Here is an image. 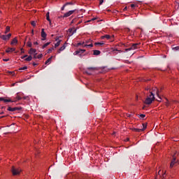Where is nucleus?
<instances>
[{
	"mask_svg": "<svg viewBox=\"0 0 179 179\" xmlns=\"http://www.w3.org/2000/svg\"><path fill=\"white\" fill-rule=\"evenodd\" d=\"M177 164H178V159H177L176 155H173L172 156V159L171 161L169 167H170V169H173V167H174V166H177Z\"/></svg>",
	"mask_w": 179,
	"mask_h": 179,
	"instance_id": "f257e3e1",
	"label": "nucleus"
},
{
	"mask_svg": "<svg viewBox=\"0 0 179 179\" xmlns=\"http://www.w3.org/2000/svg\"><path fill=\"white\" fill-rule=\"evenodd\" d=\"M153 100H155V94L151 92L150 95L146 98L145 103V104H152Z\"/></svg>",
	"mask_w": 179,
	"mask_h": 179,
	"instance_id": "f03ea898",
	"label": "nucleus"
},
{
	"mask_svg": "<svg viewBox=\"0 0 179 179\" xmlns=\"http://www.w3.org/2000/svg\"><path fill=\"white\" fill-rule=\"evenodd\" d=\"M20 171H22L19 169L15 168V166H12L11 168V173H13V176H19L20 174Z\"/></svg>",
	"mask_w": 179,
	"mask_h": 179,
	"instance_id": "7ed1b4c3",
	"label": "nucleus"
},
{
	"mask_svg": "<svg viewBox=\"0 0 179 179\" xmlns=\"http://www.w3.org/2000/svg\"><path fill=\"white\" fill-rule=\"evenodd\" d=\"M139 48V43H134L132 44L130 48L125 50V51H131V50H137Z\"/></svg>",
	"mask_w": 179,
	"mask_h": 179,
	"instance_id": "20e7f679",
	"label": "nucleus"
},
{
	"mask_svg": "<svg viewBox=\"0 0 179 179\" xmlns=\"http://www.w3.org/2000/svg\"><path fill=\"white\" fill-rule=\"evenodd\" d=\"M89 71H97L96 67H88L87 68V71H85V73L87 75H92V73L89 72Z\"/></svg>",
	"mask_w": 179,
	"mask_h": 179,
	"instance_id": "39448f33",
	"label": "nucleus"
},
{
	"mask_svg": "<svg viewBox=\"0 0 179 179\" xmlns=\"http://www.w3.org/2000/svg\"><path fill=\"white\" fill-rule=\"evenodd\" d=\"M17 110H22V108H19V107H15V108H12L10 106L8 107V111H11V112H15V111H17Z\"/></svg>",
	"mask_w": 179,
	"mask_h": 179,
	"instance_id": "423d86ee",
	"label": "nucleus"
},
{
	"mask_svg": "<svg viewBox=\"0 0 179 179\" xmlns=\"http://www.w3.org/2000/svg\"><path fill=\"white\" fill-rule=\"evenodd\" d=\"M76 10H70L67 13H66L64 15L63 17H69L71 15H73V13H75Z\"/></svg>",
	"mask_w": 179,
	"mask_h": 179,
	"instance_id": "0eeeda50",
	"label": "nucleus"
},
{
	"mask_svg": "<svg viewBox=\"0 0 179 179\" xmlns=\"http://www.w3.org/2000/svg\"><path fill=\"white\" fill-rule=\"evenodd\" d=\"M41 36L42 37V41H44L45 40V38H47V34L45 33V31H44V29H41Z\"/></svg>",
	"mask_w": 179,
	"mask_h": 179,
	"instance_id": "6e6552de",
	"label": "nucleus"
},
{
	"mask_svg": "<svg viewBox=\"0 0 179 179\" xmlns=\"http://www.w3.org/2000/svg\"><path fill=\"white\" fill-rule=\"evenodd\" d=\"M86 51V50L85 49H80L79 50H76L74 52V55H78L79 54H83V52H85Z\"/></svg>",
	"mask_w": 179,
	"mask_h": 179,
	"instance_id": "1a4fd4ad",
	"label": "nucleus"
},
{
	"mask_svg": "<svg viewBox=\"0 0 179 179\" xmlns=\"http://www.w3.org/2000/svg\"><path fill=\"white\" fill-rule=\"evenodd\" d=\"M0 101H3L4 103H12V100H10V99H6L3 97H0Z\"/></svg>",
	"mask_w": 179,
	"mask_h": 179,
	"instance_id": "9d476101",
	"label": "nucleus"
},
{
	"mask_svg": "<svg viewBox=\"0 0 179 179\" xmlns=\"http://www.w3.org/2000/svg\"><path fill=\"white\" fill-rule=\"evenodd\" d=\"M68 5H73V2H67L61 8L62 10H64L65 9L66 6H68Z\"/></svg>",
	"mask_w": 179,
	"mask_h": 179,
	"instance_id": "9b49d317",
	"label": "nucleus"
},
{
	"mask_svg": "<svg viewBox=\"0 0 179 179\" xmlns=\"http://www.w3.org/2000/svg\"><path fill=\"white\" fill-rule=\"evenodd\" d=\"M66 48V46L65 45H63L58 50L57 52L58 54H61V51H64Z\"/></svg>",
	"mask_w": 179,
	"mask_h": 179,
	"instance_id": "f8f14e48",
	"label": "nucleus"
},
{
	"mask_svg": "<svg viewBox=\"0 0 179 179\" xmlns=\"http://www.w3.org/2000/svg\"><path fill=\"white\" fill-rule=\"evenodd\" d=\"M16 48H8L6 50V52H13V51H15Z\"/></svg>",
	"mask_w": 179,
	"mask_h": 179,
	"instance_id": "ddd939ff",
	"label": "nucleus"
},
{
	"mask_svg": "<svg viewBox=\"0 0 179 179\" xmlns=\"http://www.w3.org/2000/svg\"><path fill=\"white\" fill-rule=\"evenodd\" d=\"M101 38L102 40H104V38H107V40H110V38H111V36L108 34H106L105 36H101Z\"/></svg>",
	"mask_w": 179,
	"mask_h": 179,
	"instance_id": "4468645a",
	"label": "nucleus"
},
{
	"mask_svg": "<svg viewBox=\"0 0 179 179\" xmlns=\"http://www.w3.org/2000/svg\"><path fill=\"white\" fill-rule=\"evenodd\" d=\"M36 49L34 48H31L29 51V54H30V55H33V54H36Z\"/></svg>",
	"mask_w": 179,
	"mask_h": 179,
	"instance_id": "2eb2a0df",
	"label": "nucleus"
},
{
	"mask_svg": "<svg viewBox=\"0 0 179 179\" xmlns=\"http://www.w3.org/2000/svg\"><path fill=\"white\" fill-rule=\"evenodd\" d=\"M100 54H101L100 50H94V55H100Z\"/></svg>",
	"mask_w": 179,
	"mask_h": 179,
	"instance_id": "dca6fc26",
	"label": "nucleus"
},
{
	"mask_svg": "<svg viewBox=\"0 0 179 179\" xmlns=\"http://www.w3.org/2000/svg\"><path fill=\"white\" fill-rule=\"evenodd\" d=\"M156 94H157V97L159 98V99H157V101H162V97L160 96V95H159V90H157Z\"/></svg>",
	"mask_w": 179,
	"mask_h": 179,
	"instance_id": "f3484780",
	"label": "nucleus"
},
{
	"mask_svg": "<svg viewBox=\"0 0 179 179\" xmlns=\"http://www.w3.org/2000/svg\"><path fill=\"white\" fill-rule=\"evenodd\" d=\"M133 131L134 132H143V129H136V128H134L133 129Z\"/></svg>",
	"mask_w": 179,
	"mask_h": 179,
	"instance_id": "a211bd4d",
	"label": "nucleus"
},
{
	"mask_svg": "<svg viewBox=\"0 0 179 179\" xmlns=\"http://www.w3.org/2000/svg\"><path fill=\"white\" fill-rule=\"evenodd\" d=\"M46 19H47L48 22H50V23H51V20L50 19V13L49 12H48L46 13Z\"/></svg>",
	"mask_w": 179,
	"mask_h": 179,
	"instance_id": "6ab92c4d",
	"label": "nucleus"
},
{
	"mask_svg": "<svg viewBox=\"0 0 179 179\" xmlns=\"http://www.w3.org/2000/svg\"><path fill=\"white\" fill-rule=\"evenodd\" d=\"M13 44H17V39L16 38H14L11 41V45H13Z\"/></svg>",
	"mask_w": 179,
	"mask_h": 179,
	"instance_id": "aec40b11",
	"label": "nucleus"
},
{
	"mask_svg": "<svg viewBox=\"0 0 179 179\" xmlns=\"http://www.w3.org/2000/svg\"><path fill=\"white\" fill-rule=\"evenodd\" d=\"M50 44H51V42H48V43H45V44L42 46V48L44 50V48H45L46 47H48V45H50Z\"/></svg>",
	"mask_w": 179,
	"mask_h": 179,
	"instance_id": "412c9836",
	"label": "nucleus"
},
{
	"mask_svg": "<svg viewBox=\"0 0 179 179\" xmlns=\"http://www.w3.org/2000/svg\"><path fill=\"white\" fill-rule=\"evenodd\" d=\"M52 59V56L50 57V58H48V59L46 60V62H45V65H47V64H50V62H51Z\"/></svg>",
	"mask_w": 179,
	"mask_h": 179,
	"instance_id": "4be33fe9",
	"label": "nucleus"
},
{
	"mask_svg": "<svg viewBox=\"0 0 179 179\" xmlns=\"http://www.w3.org/2000/svg\"><path fill=\"white\" fill-rule=\"evenodd\" d=\"M138 117H139V118L141 120H143L145 118V117H146V115L145 114H140V115H137Z\"/></svg>",
	"mask_w": 179,
	"mask_h": 179,
	"instance_id": "5701e85b",
	"label": "nucleus"
},
{
	"mask_svg": "<svg viewBox=\"0 0 179 179\" xmlns=\"http://www.w3.org/2000/svg\"><path fill=\"white\" fill-rule=\"evenodd\" d=\"M62 40H59L55 44V48H57V47H59V45L61 44Z\"/></svg>",
	"mask_w": 179,
	"mask_h": 179,
	"instance_id": "b1692460",
	"label": "nucleus"
},
{
	"mask_svg": "<svg viewBox=\"0 0 179 179\" xmlns=\"http://www.w3.org/2000/svg\"><path fill=\"white\" fill-rule=\"evenodd\" d=\"M148 127V123H143V128L141 129H143V131H145V129Z\"/></svg>",
	"mask_w": 179,
	"mask_h": 179,
	"instance_id": "393cba45",
	"label": "nucleus"
},
{
	"mask_svg": "<svg viewBox=\"0 0 179 179\" xmlns=\"http://www.w3.org/2000/svg\"><path fill=\"white\" fill-rule=\"evenodd\" d=\"M31 59H33V57H31V55H29L28 57L25 59V60L27 62L31 61Z\"/></svg>",
	"mask_w": 179,
	"mask_h": 179,
	"instance_id": "a878e982",
	"label": "nucleus"
},
{
	"mask_svg": "<svg viewBox=\"0 0 179 179\" xmlns=\"http://www.w3.org/2000/svg\"><path fill=\"white\" fill-rule=\"evenodd\" d=\"M0 37L2 38V40H8V36L6 35H2Z\"/></svg>",
	"mask_w": 179,
	"mask_h": 179,
	"instance_id": "bb28decb",
	"label": "nucleus"
},
{
	"mask_svg": "<svg viewBox=\"0 0 179 179\" xmlns=\"http://www.w3.org/2000/svg\"><path fill=\"white\" fill-rule=\"evenodd\" d=\"M27 45H28V47L31 48V46L33 45V44H32L30 41H28V42L27 43Z\"/></svg>",
	"mask_w": 179,
	"mask_h": 179,
	"instance_id": "cd10ccee",
	"label": "nucleus"
},
{
	"mask_svg": "<svg viewBox=\"0 0 179 179\" xmlns=\"http://www.w3.org/2000/svg\"><path fill=\"white\" fill-rule=\"evenodd\" d=\"M75 33H76V29H74L71 34H69V36L71 37V36H73Z\"/></svg>",
	"mask_w": 179,
	"mask_h": 179,
	"instance_id": "c85d7f7f",
	"label": "nucleus"
},
{
	"mask_svg": "<svg viewBox=\"0 0 179 179\" xmlns=\"http://www.w3.org/2000/svg\"><path fill=\"white\" fill-rule=\"evenodd\" d=\"M95 45H104V43H95Z\"/></svg>",
	"mask_w": 179,
	"mask_h": 179,
	"instance_id": "c756f323",
	"label": "nucleus"
},
{
	"mask_svg": "<svg viewBox=\"0 0 179 179\" xmlns=\"http://www.w3.org/2000/svg\"><path fill=\"white\" fill-rule=\"evenodd\" d=\"M52 50H54V48H50V49H48L47 54H50L51 51H52Z\"/></svg>",
	"mask_w": 179,
	"mask_h": 179,
	"instance_id": "7c9ffc66",
	"label": "nucleus"
},
{
	"mask_svg": "<svg viewBox=\"0 0 179 179\" xmlns=\"http://www.w3.org/2000/svg\"><path fill=\"white\" fill-rule=\"evenodd\" d=\"M36 58H37L38 59H40L43 58V55H42V54L38 55V56H36Z\"/></svg>",
	"mask_w": 179,
	"mask_h": 179,
	"instance_id": "2f4dec72",
	"label": "nucleus"
},
{
	"mask_svg": "<svg viewBox=\"0 0 179 179\" xmlns=\"http://www.w3.org/2000/svg\"><path fill=\"white\" fill-rule=\"evenodd\" d=\"M26 69H27V66H24V67H22V68H20V71H24V70H26Z\"/></svg>",
	"mask_w": 179,
	"mask_h": 179,
	"instance_id": "473e14b6",
	"label": "nucleus"
},
{
	"mask_svg": "<svg viewBox=\"0 0 179 179\" xmlns=\"http://www.w3.org/2000/svg\"><path fill=\"white\" fill-rule=\"evenodd\" d=\"M173 50H174L175 51H179V46L173 48Z\"/></svg>",
	"mask_w": 179,
	"mask_h": 179,
	"instance_id": "72a5a7b5",
	"label": "nucleus"
},
{
	"mask_svg": "<svg viewBox=\"0 0 179 179\" xmlns=\"http://www.w3.org/2000/svg\"><path fill=\"white\" fill-rule=\"evenodd\" d=\"M7 36V40H9V38H10V37L12 36L11 34H8V35H6Z\"/></svg>",
	"mask_w": 179,
	"mask_h": 179,
	"instance_id": "f704fd0d",
	"label": "nucleus"
},
{
	"mask_svg": "<svg viewBox=\"0 0 179 179\" xmlns=\"http://www.w3.org/2000/svg\"><path fill=\"white\" fill-rule=\"evenodd\" d=\"M117 51L118 52H122V51L118 50L117 49L113 50V52H115L116 54H117Z\"/></svg>",
	"mask_w": 179,
	"mask_h": 179,
	"instance_id": "c9c22d12",
	"label": "nucleus"
},
{
	"mask_svg": "<svg viewBox=\"0 0 179 179\" xmlns=\"http://www.w3.org/2000/svg\"><path fill=\"white\" fill-rule=\"evenodd\" d=\"M31 26H33L34 27H35V26H36V22L32 21V22H31Z\"/></svg>",
	"mask_w": 179,
	"mask_h": 179,
	"instance_id": "e433bc0d",
	"label": "nucleus"
},
{
	"mask_svg": "<svg viewBox=\"0 0 179 179\" xmlns=\"http://www.w3.org/2000/svg\"><path fill=\"white\" fill-rule=\"evenodd\" d=\"M69 34H72L73 31V29L72 28L69 29Z\"/></svg>",
	"mask_w": 179,
	"mask_h": 179,
	"instance_id": "4c0bfd02",
	"label": "nucleus"
},
{
	"mask_svg": "<svg viewBox=\"0 0 179 179\" xmlns=\"http://www.w3.org/2000/svg\"><path fill=\"white\" fill-rule=\"evenodd\" d=\"M84 47H93V44L85 45Z\"/></svg>",
	"mask_w": 179,
	"mask_h": 179,
	"instance_id": "58836bf2",
	"label": "nucleus"
},
{
	"mask_svg": "<svg viewBox=\"0 0 179 179\" xmlns=\"http://www.w3.org/2000/svg\"><path fill=\"white\" fill-rule=\"evenodd\" d=\"M99 5H103L104 0H99Z\"/></svg>",
	"mask_w": 179,
	"mask_h": 179,
	"instance_id": "ea45409f",
	"label": "nucleus"
},
{
	"mask_svg": "<svg viewBox=\"0 0 179 179\" xmlns=\"http://www.w3.org/2000/svg\"><path fill=\"white\" fill-rule=\"evenodd\" d=\"M10 31V27H6V33H8V31Z\"/></svg>",
	"mask_w": 179,
	"mask_h": 179,
	"instance_id": "a19ab883",
	"label": "nucleus"
},
{
	"mask_svg": "<svg viewBox=\"0 0 179 179\" xmlns=\"http://www.w3.org/2000/svg\"><path fill=\"white\" fill-rule=\"evenodd\" d=\"M83 44H85V43H78V44H77V47H79V45H83Z\"/></svg>",
	"mask_w": 179,
	"mask_h": 179,
	"instance_id": "79ce46f5",
	"label": "nucleus"
},
{
	"mask_svg": "<svg viewBox=\"0 0 179 179\" xmlns=\"http://www.w3.org/2000/svg\"><path fill=\"white\" fill-rule=\"evenodd\" d=\"M20 50H21V54H24V49H23V48H22Z\"/></svg>",
	"mask_w": 179,
	"mask_h": 179,
	"instance_id": "37998d69",
	"label": "nucleus"
},
{
	"mask_svg": "<svg viewBox=\"0 0 179 179\" xmlns=\"http://www.w3.org/2000/svg\"><path fill=\"white\" fill-rule=\"evenodd\" d=\"M24 58H27V55H25L21 57L22 59H24Z\"/></svg>",
	"mask_w": 179,
	"mask_h": 179,
	"instance_id": "c03bdc74",
	"label": "nucleus"
},
{
	"mask_svg": "<svg viewBox=\"0 0 179 179\" xmlns=\"http://www.w3.org/2000/svg\"><path fill=\"white\" fill-rule=\"evenodd\" d=\"M17 100H22V97H20V96H17Z\"/></svg>",
	"mask_w": 179,
	"mask_h": 179,
	"instance_id": "a18cd8bd",
	"label": "nucleus"
},
{
	"mask_svg": "<svg viewBox=\"0 0 179 179\" xmlns=\"http://www.w3.org/2000/svg\"><path fill=\"white\" fill-rule=\"evenodd\" d=\"M165 177H166V173H164L162 175V179H164Z\"/></svg>",
	"mask_w": 179,
	"mask_h": 179,
	"instance_id": "49530a36",
	"label": "nucleus"
},
{
	"mask_svg": "<svg viewBox=\"0 0 179 179\" xmlns=\"http://www.w3.org/2000/svg\"><path fill=\"white\" fill-rule=\"evenodd\" d=\"M3 61H4V62H8V61H9V59H3Z\"/></svg>",
	"mask_w": 179,
	"mask_h": 179,
	"instance_id": "de8ad7c7",
	"label": "nucleus"
},
{
	"mask_svg": "<svg viewBox=\"0 0 179 179\" xmlns=\"http://www.w3.org/2000/svg\"><path fill=\"white\" fill-rule=\"evenodd\" d=\"M135 6H136V5H135V4H131V8H135Z\"/></svg>",
	"mask_w": 179,
	"mask_h": 179,
	"instance_id": "09e8293b",
	"label": "nucleus"
},
{
	"mask_svg": "<svg viewBox=\"0 0 179 179\" xmlns=\"http://www.w3.org/2000/svg\"><path fill=\"white\" fill-rule=\"evenodd\" d=\"M34 58L35 59H37V53H36V54L34 55Z\"/></svg>",
	"mask_w": 179,
	"mask_h": 179,
	"instance_id": "8fccbe9b",
	"label": "nucleus"
},
{
	"mask_svg": "<svg viewBox=\"0 0 179 179\" xmlns=\"http://www.w3.org/2000/svg\"><path fill=\"white\" fill-rule=\"evenodd\" d=\"M34 44L35 45H38V42H35V43H34Z\"/></svg>",
	"mask_w": 179,
	"mask_h": 179,
	"instance_id": "3c124183",
	"label": "nucleus"
},
{
	"mask_svg": "<svg viewBox=\"0 0 179 179\" xmlns=\"http://www.w3.org/2000/svg\"><path fill=\"white\" fill-rule=\"evenodd\" d=\"M31 34L32 35L34 34V29L31 30Z\"/></svg>",
	"mask_w": 179,
	"mask_h": 179,
	"instance_id": "603ef678",
	"label": "nucleus"
},
{
	"mask_svg": "<svg viewBox=\"0 0 179 179\" xmlns=\"http://www.w3.org/2000/svg\"><path fill=\"white\" fill-rule=\"evenodd\" d=\"M33 66H37V64L34 62V63H33Z\"/></svg>",
	"mask_w": 179,
	"mask_h": 179,
	"instance_id": "864d4df0",
	"label": "nucleus"
},
{
	"mask_svg": "<svg viewBox=\"0 0 179 179\" xmlns=\"http://www.w3.org/2000/svg\"><path fill=\"white\" fill-rule=\"evenodd\" d=\"M91 20H92V21L96 20V18H95V17H94V18H92Z\"/></svg>",
	"mask_w": 179,
	"mask_h": 179,
	"instance_id": "5fc2aeb1",
	"label": "nucleus"
},
{
	"mask_svg": "<svg viewBox=\"0 0 179 179\" xmlns=\"http://www.w3.org/2000/svg\"><path fill=\"white\" fill-rule=\"evenodd\" d=\"M26 99H27V96L24 97V100H26Z\"/></svg>",
	"mask_w": 179,
	"mask_h": 179,
	"instance_id": "6e6d98bb",
	"label": "nucleus"
},
{
	"mask_svg": "<svg viewBox=\"0 0 179 179\" xmlns=\"http://www.w3.org/2000/svg\"><path fill=\"white\" fill-rule=\"evenodd\" d=\"M124 10H127V7H125V8H124Z\"/></svg>",
	"mask_w": 179,
	"mask_h": 179,
	"instance_id": "4d7b16f0",
	"label": "nucleus"
},
{
	"mask_svg": "<svg viewBox=\"0 0 179 179\" xmlns=\"http://www.w3.org/2000/svg\"><path fill=\"white\" fill-rule=\"evenodd\" d=\"M2 114H3V112L0 113V115H2Z\"/></svg>",
	"mask_w": 179,
	"mask_h": 179,
	"instance_id": "13d9d810",
	"label": "nucleus"
},
{
	"mask_svg": "<svg viewBox=\"0 0 179 179\" xmlns=\"http://www.w3.org/2000/svg\"><path fill=\"white\" fill-rule=\"evenodd\" d=\"M59 17H60V18H61V17H64V15H61Z\"/></svg>",
	"mask_w": 179,
	"mask_h": 179,
	"instance_id": "bf43d9fd",
	"label": "nucleus"
},
{
	"mask_svg": "<svg viewBox=\"0 0 179 179\" xmlns=\"http://www.w3.org/2000/svg\"><path fill=\"white\" fill-rule=\"evenodd\" d=\"M159 174H160V171L158 172Z\"/></svg>",
	"mask_w": 179,
	"mask_h": 179,
	"instance_id": "052dcab7",
	"label": "nucleus"
},
{
	"mask_svg": "<svg viewBox=\"0 0 179 179\" xmlns=\"http://www.w3.org/2000/svg\"><path fill=\"white\" fill-rule=\"evenodd\" d=\"M92 20H90V21H88V22H91Z\"/></svg>",
	"mask_w": 179,
	"mask_h": 179,
	"instance_id": "680f3d73",
	"label": "nucleus"
},
{
	"mask_svg": "<svg viewBox=\"0 0 179 179\" xmlns=\"http://www.w3.org/2000/svg\"><path fill=\"white\" fill-rule=\"evenodd\" d=\"M92 20H90V21H88V22H91Z\"/></svg>",
	"mask_w": 179,
	"mask_h": 179,
	"instance_id": "e2e57ef3",
	"label": "nucleus"
}]
</instances>
